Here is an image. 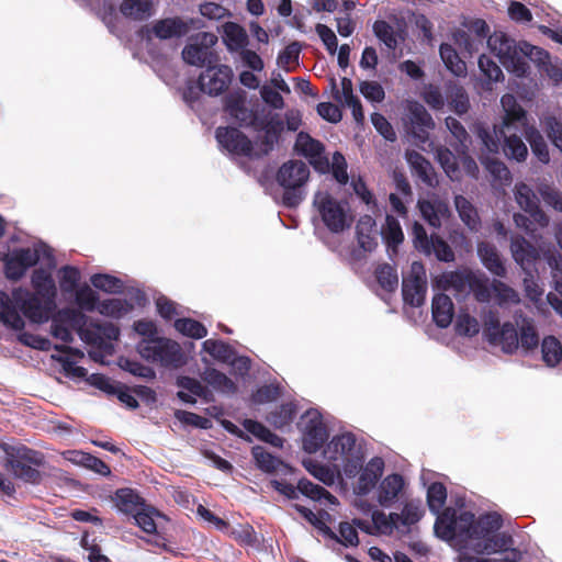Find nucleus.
I'll list each match as a JSON object with an SVG mask.
<instances>
[{
  "mask_svg": "<svg viewBox=\"0 0 562 562\" xmlns=\"http://www.w3.org/2000/svg\"><path fill=\"white\" fill-rule=\"evenodd\" d=\"M382 235L389 247L396 248L404 240L401 224L393 215H386Z\"/></svg>",
  "mask_w": 562,
  "mask_h": 562,
  "instance_id": "nucleus-60",
  "label": "nucleus"
},
{
  "mask_svg": "<svg viewBox=\"0 0 562 562\" xmlns=\"http://www.w3.org/2000/svg\"><path fill=\"white\" fill-rule=\"evenodd\" d=\"M313 203L331 233H341L351 226L352 217L348 216L344 205L328 192H316Z\"/></svg>",
  "mask_w": 562,
  "mask_h": 562,
  "instance_id": "nucleus-6",
  "label": "nucleus"
},
{
  "mask_svg": "<svg viewBox=\"0 0 562 562\" xmlns=\"http://www.w3.org/2000/svg\"><path fill=\"white\" fill-rule=\"evenodd\" d=\"M445 125L453 138L450 145L454 150L461 149V151L464 153L465 149H470L471 136L458 119L447 116L445 119Z\"/></svg>",
  "mask_w": 562,
  "mask_h": 562,
  "instance_id": "nucleus-38",
  "label": "nucleus"
},
{
  "mask_svg": "<svg viewBox=\"0 0 562 562\" xmlns=\"http://www.w3.org/2000/svg\"><path fill=\"white\" fill-rule=\"evenodd\" d=\"M175 328L182 335L194 339H201L207 335L206 327L199 321L192 318L184 317L176 319Z\"/></svg>",
  "mask_w": 562,
  "mask_h": 562,
  "instance_id": "nucleus-61",
  "label": "nucleus"
},
{
  "mask_svg": "<svg viewBox=\"0 0 562 562\" xmlns=\"http://www.w3.org/2000/svg\"><path fill=\"white\" fill-rule=\"evenodd\" d=\"M472 274V270L445 272L438 277L436 283L443 291L453 289L457 293H469Z\"/></svg>",
  "mask_w": 562,
  "mask_h": 562,
  "instance_id": "nucleus-28",
  "label": "nucleus"
},
{
  "mask_svg": "<svg viewBox=\"0 0 562 562\" xmlns=\"http://www.w3.org/2000/svg\"><path fill=\"white\" fill-rule=\"evenodd\" d=\"M510 251L514 260L525 273L536 270L540 259L539 250L522 236H514L510 240Z\"/></svg>",
  "mask_w": 562,
  "mask_h": 562,
  "instance_id": "nucleus-19",
  "label": "nucleus"
},
{
  "mask_svg": "<svg viewBox=\"0 0 562 562\" xmlns=\"http://www.w3.org/2000/svg\"><path fill=\"white\" fill-rule=\"evenodd\" d=\"M71 454H74V458L70 460L79 465L85 467L86 469H89L98 474L101 475H110L111 470L110 467L100 458L94 457L90 453L82 452V451H71Z\"/></svg>",
  "mask_w": 562,
  "mask_h": 562,
  "instance_id": "nucleus-47",
  "label": "nucleus"
},
{
  "mask_svg": "<svg viewBox=\"0 0 562 562\" xmlns=\"http://www.w3.org/2000/svg\"><path fill=\"white\" fill-rule=\"evenodd\" d=\"M57 322H64L68 327L77 330L81 338L88 342H95L99 335L92 329H83L87 324V316L75 308L65 307L57 311Z\"/></svg>",
  "mask_w": 562,
  "mask_h": 562,
  "instance_id": "nucleus-24",
  "label": "nucleus"
},
{
  "mask_svg": "<svg viewBox=\"0 0 562 562\" xmlns=\"http://www.w3.org/2000/svg\"><path fill=\"white\" fill-rule=\"evenodd\" d=\"M454 206L463 224L472 232H477L481 220L476 207L463 195L454 196Z\"/></svg>",
  "mask_w": 562,
  "mask_h": 562,
  "instance_id": "nucleus-35",
  "label": "nucleus"
},
{
  "mask_svg": "<svg viewBox=\"0 0 562 562\" xmlns=\"http://www.w3.org/2000/svg\"><path fill=\"white\" fill-rule=\"evenodd\" d=\"M301 419L303 449L307 453H316L329 436L323 416L317 409H308Z\"/></svg>",
  "mask_w": 562,
  "mask_h": 562,
  "instance_id": "nucleus-7",
  "label": "nucleus"
},
{
  "mask_svg": "<svg viewBox=\"0 0 562 562\" xmlns=\"http://www.w3.org/2000/svg\"><path fill=\"white\" fill-rule=\"evenodd\" d=\"M503 151L508 159L516 160L517 162H522L528 157L526 144L515 133L505 136Z\"/></svg>",
  "mask_w": 562,
  "mask_h": 562,
  "instance_id": "nucleus-48",
  "label": "nucleus"
},
{
  "mask_svg": "<svg viewBox=\"0 0 562 562\" xmlns=\"http://www.w3.org/2000/svg\"><path fill=\"white\" fill-rule=\"evenodd\" d=\"M488 342L494 346H501L505 353L513 355L519 348L518 330L513 323L505 322L496 333L495 339Z\"/></svg>",
  "mask_w": 562,
  "mask_h": 562,
  "instance_id": "nucleus-34",
  "label": "nucleus"
},
{
  "mask_svg": "<svg viewBox=\"0 0 562 562\" xmlns=\"http://www.w3.org/2000/svg\"><path fill=\"white\" fill-rule=\"evenodd\" d=\"M374 36L384 44L387 50L394 52L398 42L394 27L385 20H376L372 25Z\"/></svg>",
  "mask_w": 562,
  "mask_h": 562,
  "instance_id": "nucleus-50",
  "label": "nucleus"
},
{
  "mask_svg": "<svg viewBox=\"0 0 562 562\" xmlns=\"http://www.w3.org/2000/svg\"><path fill=\"white\" fill-rule=\"evenodd\" d=\"M436 158L443 171L450 179H457L459 176V157L446 146H439L436 149Z\"/></svg>",
  "mask_w": 562,
  "mask_h": 562,
  "instance_id": "nucleus-52",
  "label": "nucleus"
},
{
  "mask_svg": "<svg viewBox=\"0 0 562 562\" xmlns=\"http://www.w3.org/2000/svg\"><path fill=\"white\" fill-rule=\"evenodd\" d=\"M424 513L420 501H411L404 505L401 514L395 513L394 517L397 524L401 522L409 527L417 524L423 518Z\"/></svg>",
  "mask_w": 562,
  "mask_h": 562,
  "instance_id": "nucleus-58",
  "label": "nucleus"
},
{
  "mask_svg": "<svg viewBox=\"0 0 562 562\" xmlns=\"http://www.w3.org/2000/svg\"><path fill=\"white\" fill-rule=\"evenodd\" d=\"M43 452L24 445L10 447L5 450L4 468L15 479L25 483L37 485L42 482V474L36 468L45 465Z\"/></svg>",
  "mask_w": 562,
  "mask_h": 562,
  "instance_id": "nucleus-1",
  "label": "nucleus"
},
{
  "mask_svg": "<svg viewBox=\"0 0 562 562\" xmlns=\"http://www.w3.org/2000/svg\"><path fill=\"white\" fill-rule=\"evenodd\" d=\"M476 250L482 265L493 276L497 278H506L507 269L495 245L488 241H480L477 244Z\"/></svg>",
  "mask_w": 562,
  "mask_h": 562,
  "instance_id": "nucleus-22",
  "label": "nucleus"
},
{
  "mask_svg": "<svg viewBox=\"0 0 562 562\" xmlns=\"http://www.w3.org/2000/svg\"><path fill=\"white\" fill-rule=\"evenodd\" d=\"M193 24V20H184L180 16L165 18L153 23L151 27L144 26L140 33L150 40V33L160 41L180 38L186 36Z\"/></svg>",
  "mask_w": 562,
  "mask_h": 562,
  "instance_id": "nucleus-11",
  "label": "nucleus"
},
{
  "mask_svg": "<svg viewBox=\"0 0 562 562\" xmlns=\"http://www.w3.org/2000/svg\"><path fill=\"white\" fill-rule=\"evenodd\" d=\"M224 111L239 127H248L249 123H252L256 110L247 106L246 92L239 90L225 95Z\"/></svg>",
  "mask_w": 562,
  "mask_h": 562,
  "instance_id": "nucleus-17",
  "label": "nucleus"
},
{
  "mask_svg": "<svg viewBox=\"0 0 562 562\" xmlns=\"http://www.w3.org/2000/svg\"><path fill=\"white\" fill-rule=\"evenodd\" d=\"M294 149L306 157L310 164L319 171H325L329 167L328 159L324 156V145L313 138L308 133L300 132L296 136Z\"/></svg>",
  "mask_w": 562,
  "mask_h": 562,
  "instance_id": "nucleus-16",
  "label": "nucleus"
},
{
  "mask_svg": "<svg viewBox=\"0 0 562 562\" xmlns=\"http://www.w3.org/2000/svg\"><path fill=\"white\" fill-rule=\"evenodd\" d=\"M446 101L449 109L462 117L470 109V98L463 86L456 81H448L445 86Z\"/></svg>",
  "mask_w": 562,
  "mask_h": 562,
  "instance_id": "nucleus-25",
  "label": "nucleus"
},
{
  "mask_svg": "<svg viewBox=\"0 0 562 562\" xmlns=\"http://www.w3.org/2000/svg\"><path fill=\"white\" fill-rule=\"evenodd\" d=\"M56 297L27 293L24 299L18 300L23 315L32 323L43 324L48 322L56 311Z\"/></svg>",
  "mask_w": 562,
  "mask_h": 562,
  "instance_id": "nucleus-10",
  "label": "nucleus"
},
{
  "mask_svg": "<svg viewBox=\"0 0 562 562\" xmlns=\"http://www.w3.org/2000/svg\"><path fill=\"white\" fill-rule=\"evenodd\" d=\"M435 533L445 541L456 538L474 540L475 516L471 512H461L459 515L452 507L445 508L436 518Z\"/></svg>",
  "mask_w": 562,
  "mask_h": 562,
  "instance_id": "nucleus-4",
  "label": "nucleus"
},
{
  "mask_svg": "<svg viewBox=\"0 0 562 562\" xmlns=\"http://www.w3.org/2000/svg\"><path fill=\"white\" fill-rule=\"evenodd\" d=\"M525 138L529 143L533 156L541 164H549V148L542 134L535 126H528L525 128Z\"/></svg>",
  "mask_w": 562,
  "mask_h": 562,
  "instance_id": "nucleus-41",
  "label": "nucleus"
},
{
  "mask_svg": "<svg viewBox=\"0 0 562 562\" xmlns=\"http://www.w3.org/2000/svg\"><path fill=\"white\" fill-rule=\"evenodd\" d=\"M117 508L125 514H136L144 499L132 488H120L115 493Z\"/></svg>",
  "mask_w": 562,
  "mask_h": 562,
  "instance_id": "nucleus-45",
  "label": "nucleus"
},
{
  "mask_svg": "<svg viewBox=\"0 0 562 562\" xmlns=\"http://www.w3.org/2000/svg\"><path fill=\"white\" fill-rule=\"evenodd\" d=\"M153 2L150 0H123L120 5L121 13L128 19L142 21L151 13Z\"/></svg>",
  "mask_w": 562,
  "mask_h": 562,
  "instance_id": "nucleus-43",
  "label": "nucleus"
},
{
  "mask_svg": "<svg viewBox=\"0 0 562 562\" xmlns=\"http://www.w3.org/2000/svg\"><path fill=\"white\" fill-rule=\"evenodd\" d=\"M417 206L422 217L434 228H440L442 218L450 216L448 204L439 199L419 200Z\"/></svg>",
  "mask_w": 562,
  "mask_h": 562,
  "instance_id": "nucleus-26",
  "label": "nucleus"
},
{
  "mask_svg": "<svg viewBox=\"0 0 562 562\" xmlns=\"http://www.w3.org/2000/svg\"><path fill=\"white\" fill-rule=\"evenodd\" d=\"M32 285L35 290L33 294L56 297V286L50 274L43 269L34 270L32 274Z\"/></svg>",
  "mask_w": 562,
  "mask_h": 562,
  "instance_id": "nucleus-54",
  "label": "nucleus"
},
{
  "mask_svg": "<svg viewBox=\"0 0 562 562\" xmlns=\"http://www.w3.org/2000/svg\"><path fill=\"white\" fill-rule=\"evenodd\" d=\"M310 178V169L302 160H289L277 172V182L284 189L282 203L296 207L305 198L303 187Z\"/></svg>",
  "mask_w": 562,
  "mask_h": 562,
  "instance_id": "nucleus-2",
  "label": "nucleus"
},
{
  "mask_svg": "<svg viewBox=\"0 0 562 562\" xmlns=\"http://www.w3.org/2000/svg\"><path fill=\"white\" fill-rule=\"evenodd\" d=\"M251 454L257 468L266 473L277 472L279 467L282 464V461L279 458L268 452L261 446L252 447Z\"/></svg>",
  "mask_w": 562,
  "mask_h": 562,
  "instance_id": "nucleus-53",
  "label": "nucleus"
},
{
  "mask_svg": "<svg viewBox=\"0 0 562 562\" xmlns=\"http://www.w3.org/2000/svg\"><path fill=\"white\" fill-rule=\"evenodd\" d=\"M407 161L411 165L413 176L417 177L428 187H436L438 183L435 169L429 160H427L418 151H409L406 154Z\"/></svg>",
  "mask_w": 562,
  "mask_h": 562,
  "instance_id": "nucleus-27",
  "label": "nucleus"
},
{
  "mask_svg": "<svg viewBox=\"0 0 562 562\" xmlns=\"http://www.w3.org/2000/svg\"><path fill=\"white\" fill-rule=\"evenodd\" d=\"M427 292L426 272L422 262L414 261L411 273L403 278L402 295L406 304L418 307L425 302Z\"/></svg>",
  "mask_w": 562,
  "mask_h": 562,
  "instance_id": "nucleus-9",
  "label": "nucleus"
},
{
  "mask_svg": "<svg viewBox=\"0 0 562 562\" xmlns=\"http://www.w3.org/2000/svg\"><path fill=\"white\" fill-rule=\"evenodd\" d=\"M515 195L519 206L528 213L540 227H546L549 224V217L540 209L539 200L529 186L525 183L517 184Z\"/></svg>",
  "mask_w": 562,
  "mask_h": 562,
  "instance_id": "nucleus-20",
  "label": "nucleus"
},
{
  "mask_svg": "<svg viewBox=\"0 0 562 562\" xmlns=\"http://www.w3.org/2000/svg\"><path fill=\"white\" fill-rule=\"evenodd\" d=\"M544 133L560 151H562V122L553 115H548L541 121Z\"/></svg>",
  "mask_w": 562,
  "mask_h": 562,
  "instance_id": "nucleus-64",
  "label": "nucleus"
},
{
  "mask_svg": "<svg viewBox=\"0 0 562 562\" xmlns=\"http://www.w3.org/2000/svg\"><path fill=\"white\" fill-rule=\"evenodd\" d=\"M501 104L505 112L502 127L506 132H509L510 128L518 130L519 127H528L527 112L517 102L516 98L513 94H504L501 99Z\"/></svg>",
  "mask_w": 562,
  "mask_h": 562,
  "instance_id": "nucleus-21",
  "label": "nucleus"
},
{
  "mask_svg": "<svg viewBox=\"0 0 562 562\" xmlns=\"http://www.w3.org/2000/svg\"><path fill=\"white\" fill-rule=\"evenodd\" d=\"M488 278L483 273L473 272L469 293L471 292L474 299L480 303H487L491 300V284Z\"/></svg>",
  "mask_w": 562,
  "mask_h": 562,
  "instance_id": "nucleus-55",
  "label": "nucleus"
},
{
  "mask_svg": "<svg viewBox=\"0 0 562 562\" xmlns=\"http://www.w3.org/2000/svg\"><path fill=\"white\" fill-rule=\"evenodd\" d=\"M435 128V121L425 106L418 102L409 105V132L419 143L429 139V132Z\"/></svg>",
  "mask_w": 562,
  "mask_h": 562,
  "instance_id": "nucleus-18",
  "label": "nucleus"
},
{
  "mask_svg": "<svg viewBox=\"0 0 562 562\" xmlns=\"http://www.w3.org/2000/svg\"><path fill=\"white\" fill-rule=\"evenodd\" d=\"M133 308L126 300L106 299L99 302L98 311L100 314L110 317H121Z\"/></svg>",
  "mask_w": 562,
  "mask_h": 562,
  "instance_id": "nucleus-62",
  "label": "nucleus"
},
{
  "mask_svg": "<svg viewBox=\"0 0 562 562\" xmlns=\"http://www.w3.org/2000/svg\"><path fill=\"white\" fill-rule=\"evenodd\" d=\"M440 57L446 68L457 77L467 75V64L462 60L452 45L443 43L439 48Z\"/></svg>",
  "mask_w": 562,
  "mask_h": 562,
  "instance_id": "nucleus-39",
  "label": "nucleus"
},
{
  "mask_svg": "<svg viewBox=\"0 0 562 562\" xmlns=\"http://www.w3.org/2000/svg\"><path fill=\"white\" fill-rule=\"evenodd\" d=\"M356 436L352 432H345L335 436L330 441V447L335 453H338L342 459H348L353 456L356 449Z\"/></svg>",
  "mask_w": 562,
  "mask_h": 562,
  "instance_id": "nucleus-63",
  "label": "nucleus"
},
{
  "mask_svg": "<svg viewBox=\"0 0 562 562\" xmlns=\"http://www.w3.org/2000/svg\"><path fill=\"white\" fill-rule=\"evenodd\" d=\"M431 313L435 324L440 328H447L454 313L452 300L445 293H437L432 297Z\"/></svg>",
  "mask_w": 562,
  "mask_h": 562,
  "instance_id": "nucleus-30",
  "label": "nucleus"
},
{
  "mask_svg": "<svg viewBox=\"0 0 562 562\" xmlns=\"http://www.w3.org/2000/svg\"><path fill=\"white\" fill-rule=\"evenodd\" d=\"M0 321L15 330H20L24 327L22 316L10 300L0 301Z\"/></svg>",
  "mask_w": 562,
  "mask_h": 562,
  "instance_id": "nucleus-56",
  "label": "nucleus"
},
{
  "mask_svg": "<svg viewBox=\"0 0 562 562\" xmlns=\"http://www.w3.org/2000/svg\"><path fill=\"white\" fill-rule=\"evenodd\" d=\"M447 501V487L441 482H434L427 490V505L429 510L437 516L441 513Z\"/></svg>",
  "mask_w": 562,
  "mask_h": 562,
  "instance_id": "nucleus-57",
  "label": "nucleus"
},
{
  "mask_svg": "<svg viewBox=\"0 0 562 562\" xmlns=\"http://www.w3.org/2000/svg\"><path fill=\"white\" fill-rule=\"evenodd\" d=\"M374 276L379 285L386 292H394L398 286L396 268L390 263H381L375 268Z\"/></svg>",
  "mask_w": 562,
  "mask_h": 562,
  "instance_id": "nucleus-51",
  "label": "nucleus"
},
{
  "mask_svg": "<svg viewBox=\"0 0 562 562\" xmlns=\"http://www.w3.org/2000/svg\"><path fill=\"white\" fill-rule=\"evenodd\" d=\"M503 526V518L496 512L485 513L475 518L474 540L486 541L492 535L498 531Z\"/></svg>",
  "mask_w": 562,
  "mask_h": 562,
  "instance_id": "nucleus-33",
  "label": "nucleus"
},
{
  "mask_svg": "<svg viewBox=\"0 0 562 562\" xmlns=\"http://www.w3.org/2000/svg\"><path fill=\"white\" fill-rule=\"evenodd\" d=\"M140 357L164 368L179 369L187 363L180 345L171 339H142L137 345Z\"/></svg>",
  "mask_w": 562,
  "mask_h": 562,
  "instance_id": "nucleus-3",
  "label": "nucleus"
},
{
  "mask_svg": "<svg viewBox=\"0 0 562 562\" xmlns=\"http://www.w3.org/2000/svg\"><path fill=\"white\" fill-rule=\"evenodd\" d=\"M300 493L313 501L326 499L329 504H337L338 499L321 485L314 484L307 479H301L297 483Z\"/></svg>",
  "mask_w": 562,
  "mask_h": 562,
  "instance_id": "nucleus-49",
  "label": "nucleus"
},
{
  "mask_svg": "<svg viewBox=\"0 0 562 562\" xmlns=\"http://www.w3.org/2000/svg\"><path fill=\"white\" fill-rule=\"evenodd\" d=\"M92 285L103 292L119 294L123 292V281L108 273H95L90 279Z\"/></svg>",
  "mask_w": 562,
  "mask_h": 562,
  "instance_id": "nucleus-59",
  "label": "nucleus"
},
{
  "mask_svg": "<svg viewBox=\"0 0 562 562\" xmlns=\"http://www.w3.org/2000/svg\"><path fill=\"white\" fill-rule=\"evenodd\" d=\"M543 362L550 367H557L562 360V345L554 336H546L541 342Z\"/></svg>",
  "mask_w": 562,
  "mask_h": 562,
  "instance_id": "nucleus-46",
  "label": "nucleus"
},
{
  "mask_svg": "<svg viewBox=\"0 0 562 562\" xmlns=\"http://www.w3.org/2000/svg\"><path fill=\"white\" fill-rule=\"evenodd\" d=\"M384 461L380 457L372 458L366 467L361 469L358 482L357 494L367 495L376 485L378 481L383 474Z\"/></svg>",
  "mask_w": 562,
  "mask_h": 562,
  "instance_id": "nucleus-23",
  "label": "nucleus"
},
{
  "mask_svg": "<svg viewBox=\"0 0 562 562\" xmlns=\"http://www.w3.org/2000/svg\"><path fill=\"white\" fill-rule=\"evenodd\" d=\"M195 43H190L182 49L183 60L192 66L204 67L217 61V55L212 46L217 42V37L207 32L199 34Z\"/></svg>",
  "mask_w": 562,
  "mask_h": 562,
  "instance_id": "nucleus-8",
  "label": "nucleus"
},
{
  "mask_svg": "<svg viewBox=\"0 0 562 562\" xmlns=\"http://www.w3.org/2000/svg\"><path fill=\"white\" fill-rule=\"evenodd\" d=\"M414 248L426 257L435 256L438 261L453 262L456 255L451 246L439 235H428L423 224L414 222L411 229Z\"/></svg>",
  "mask_w": 562,
  "mask_h": 562,
  "instance_id": "nucleus-5",
  "label": "nucleus"
},
{
  "mask_svg": "<svg viewBox=\"0 0 562 562\" xmlns=\"http://www.w3.org/2000/svg\"><path fill=\"white\" fill-rule=\"evenodd\" d=\"M233 79V70L227 65H210L199 76L200 90L209 95L216 97L227 90Z\"/></svg>",
  "mask_w": 562,
  "mask_h": 562,
  "instance_id": "nucleus-13",
  "label": "nucleus"
},
{
  "mask_svg": "<svg viewBox=\"0 0 562 562\" xmlns=\"http://www.w3.org/2000/svg\"><path fill=\"white\" fill-rule=\"evenodd\" d=\"M297 407L294 403H283L267 415V422L277 429L289 426L295 418Z\"/></svg>",
  "mask_w": 562,
  "mask_h": 562,
  "instance_id": "nucleus-42",
  "label": "nucleus"
},
{
  "mask_svg": "<svg viewBox=\"0 0 562 562\" xmlns=\"http://www.w3.org/2000/svg\"><path fill=\"white\" fill-rule=\"evenodd\" d=\"M243 427L259 440L267 442L273 447L281 448L283 446V439L272 432L260 422L246 418L243 422Z\"/></svg>",
  "mask_w": 562,
  "mask_h": 562,
  "instance_id": "nucleus-44",
  "label": "nucleus"
},
{
  "mask_svg": "<svg viewBox=\"0 0 562 562\" xmlns=\"http://www.w3.org/2000/svg\"><path fill=\"white\" fill-rule=\"evenodd\" d=\"M490 48L498 56L504 65L510 63L518 74L526 71L527 63L518 56V48L514 40L503 32H495L487 38Z\"/></svg>",
  "mask_w": 562,
  "mask_h": 562,
  "instance_id": "nucleus-14",
  "label": "nucleus"
},
{
  "mask_svg": "<svg viewBox=\"0 0 562 562\" xmlns=\"http://www.w3.org/2000/svg\"><path fill=\"white\" fill-rule=\"evenodd\" d=\"M521 321L518 323V339L519 347L526 352L535 350L539 346V334L532 318L520 316Z\"/></svg>",
  "mask_w": 562,
  "mask_h": 562,
  "instance_id": "nucleus-37",
  "label": "nucleus"
},
{
  "mask_svg": "<svg viewBox=\"0 0 562 562\" xmlns=\"http://www.w3.org/2000/svg\"><path fill=\"white\" fill-rule=\"evenodd\" d=\"M475 133L481 139L483 147L491 154L498 153L501 138L505 139L506 136V131L503 127L497 130L496 126H493L491 130L484 123L475 124Z\"/></svg>",
  "mask_w": 562,
  "mask_h": 562,
  "instance_id": "nucleus-36",
  "label": "nucleus"
},
{
  "mask_svg": "<svg viewBox=\"0 0 562 562\" xmlns=\"http://www.w3.org/2000/svg\"><path fill=\"white\" fill-rule=\"evenodd\" d=\"M4 261V273L9 280H20L27 269L40 261V254L36 249L16 248L7 255Z\"/></svg>",
  "mask_w": 562,
  "mask_h": 562,
  "instance_id": "nucleus-15",
  "label": "nucleus"
},
{
  "mask_svg": "<svg viewBox=\"0 0 562 562\" xmlns=\"http://www.w3.org/2000/svg\"><path fill=\"white\" fill-rule=\"evenodd\" d=\"M404 487V479L398 473L385 476L378 490V502L381 506H390L400 495Z\"/></svg>",
  "mask_w": 562,
  "mask_h": 562,
  "instance_id": "nucleus-29",
  "label": "nucleus"
},
{
  "mask_svg": "<svg viewBox=\"0 0 562 562\" xmlns=\"http://www.w3.org/2000/svg\"><path fill=\"white\" fill-rule=\"evenodd\" d=\"M215 137L221 147L237 156L254 158V145L251 139L233 126H218Z\"/></svg>",
  "mask_w": 562,
  "mask_h": 562,
  "instance_id": "nucleus-12",
  "label": "nucleus"
},
{
  "mask_svg": "<svg viewBox=\"0 0 562 562\" xmlns=\"http://www.w3.org/2000/svg\"><path fill=\"white\" fill-rule=\"evenodd\" d=\"M202 379L218 392L226 394H234L237 392V385L234 381L217 369H206L202 374Z\"/></svg>",
  "mask_w": 562,
  "mask_h": 562,
  "instance_id": "nucleus-40",
  "label": "nucleus"
},
{
  "mask_svg": "<svg viewBox=\"0 0 562 562\" xmlns=\"http://www.w3.org/2000/svg\"><path fill=\"white\" fill-rule=\"evenodd\" d=\"M223 42L232 53L244 49L249 42L246 30L235 22H227L223 26Z\"/></svg>",
  "mask_w": 562,
  "mask_h": 562,
  "instance_id": "nucleus-32",
  "label": "nucleus"
},
{
  "mask_svg": "<svg viewBox=\"0 0 562 562\" xmlns=\"http://www.w3.org/2000/svg\"><path fill=\"white\" fill-rule=\"evenodd\" d=\"M294 508L301 516L306 519L313 527L321 531L325 537L339 541L338 535L327 526L326 521L330 520L331 516L328 512L322 509L318 514L313 513L310 508L294 504Z\"/></svg>",
  "mask_w": 562,
  "mask_h": 562,
  "instance_id": "nucleus-31",
  "label": "nucleus"
}]
</instances>
